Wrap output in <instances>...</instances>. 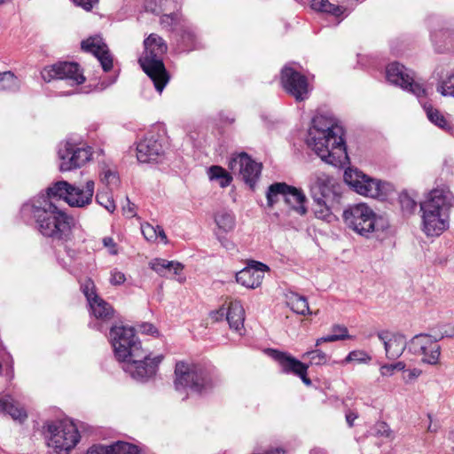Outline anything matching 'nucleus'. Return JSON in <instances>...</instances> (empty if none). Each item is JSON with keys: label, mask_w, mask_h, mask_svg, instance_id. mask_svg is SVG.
<instances>
[{"label": "nucleus", "mask_w": 454, "mask_h": 454, "mask_svg": "<svg viewBox=\"0 0 454 454\" xmlns=\"http://www.w3.org/2000/svg\"><path fill=\"white\" fill-rule=\"evenodd\" d=\"M149 267L159 276L171 278L180 276L184 269V264L176 261H168L163 258H154L149 262Z\"/></svg>", "instance_id": "obj_24"}, {"label": "nucleus", "mask_w": 454, "mask_h": 454, "mask_svg": "<svg viewBox=\"0 0 454 454\" xmlns=\"http://www.w3.org/2000/svg\"><path fill=\"white\" fill-rule=\"evenodd\" d=\"M207 173L209 178L211 180H218L220 186L223 188L229 186L232 181L231 175L221 166H211L208 168Z\"/></svg>", "instance_id": "obj_35"}, {"label": "nucleus", "mask_w": 454, "mask_h": 454, "mask_svg": "<svg viewBox=\"0 0 454 454\" xmlns=\"http://www.w3.org/2000/svg\"><path fill=\"white\" fill-rule=\"evenodd\" d=\"M175 387L176 390L190 389L202 394L213 388L218 377L213 366L200 364H187L179 361L175 367Z\"/></svg>", "instance_id": "obj_5"}, {"label": "nucleus", "mask_w": 454, "mask_h": 454, "mask_svg": "<svg viewBox=\"0 0 454 454\" xmlns=\"http://www.w3.org/2000/svg\"><path fill=\"white\" fill-rule=\"evenodd\" d=\"M343 136L342 127L333 118L316 115L308 131L307 145L323 161L341 167L348 160Z\"/></svg>", "instance_id": "obj_2"}, {"label": "nucleus", "mask_w": 454, "mask_h": 454, "mask_svg": "<svg viewBox=\"0 0 454 454\" xmlns=\"http://www.w3.org/2000/svg\"><path fill=\"white\" fill-rule=\"evenodd\" d=\"M356 418H357V416L354 412H349V413L346 414V421H347L348 425L349 426V427H353L354 420Z\"/></svg>", "instance_id": "obj_57"}, {"label": "nucleus", "mask_w": 454, "mask_h": 454, "mask_svg": "<svg viewBox=\"0 0 454 454\" xmlns=\"http://www.w3.org/2000/svg\"><path fill=\"white\" fill-rule=\"evenodd\" d=\"M273 358L278 363L281 372L286 374H294L299 377L306 386L312 384L308 377L309 364L301 362L293 356L278 350L271 349Z\"/></svg>", "instance_id": "obj_20"}, {"label": "nucleus", "mask_w": 454, "mask_h": 454, "mask_svg": "<svg viewBox=\"0 0 454 454\" xmlns=\"http://www.w3.org/2000/svg\"><path fill=\"white\" fill-rule=\"evenodd\" d=\"M181 41L184 44L183 50L190 51L195 47L196 35L190 28H185L182 31Z\"/></svg>", "instance_id": "obj_42"}, {"label": "nucleus", "mask_w": 454, "mask_h": 454, "mask_svg": "<svg viewBox=\"0 0 454 454\" xmlns=\"http://www.w3.org/2000/svg\"><path fill=\"white\" fill-rule=\"evenodd\" d=\"M386 76L389 82L413 93L419 98L426 97L425 88L414 81L412 71L398 62H393L387 67Z\"/></svg>", "instance_id": "obj_13"}, {"label": "nucleus", "mask_w": 454, "mask_h": 454, "mask_svg": "<svg viewBox=\"0 0 454 454\" xmlns=\"http://www.w3.org/2000/svg\"><path fill=\"white\" fill-rule=\"evenodd\" d=\"M91 314L102 321L110 320L114 317V310L110 303L97 297L89 303Z\"/></svg>", "instance_id": "obj_27"}, {"label": "nucleus", "mask_w": 454, "mask_h": 454, "mask_svg": "<svg viewBox=\"0 0 454 454\" xmlns=\"http://www.w3.org/2000/svg\"><path fill=\"white\" fill-rule=\"evenodd\" d=\"M428 430L429 431H433L432 427H431V425L428 427Z\"/></svg>", "instance_id": "obj_64"}, {"label": "nucleus", "mask_w": 454, "mask_h": 454, "mask_svg": "<svg viewBox=\"0 0 454 454\" xmlns=\"http://www.w3.org/2000/svg\"><path fill=\"white\" fill-rule=\"evenodd\" d=\"M231 171L238 170L242 180L254 190L261 176L262 164L257 163L247 153L231 158L228 164Z\"/></svg>", "instance_id": "obj_19"}, {"label": "nucleus", "mask_w": 454, "mask_h": 454, "mask_svg": "<svg viewBox=\"0 0 454 454\" xmlns=\"http://www.w3.org/2000/svg\"><path fill=\"white\" fill-rule=\"evenodd\" d=\"M76 5L82 7L86 11H90L98 0H73Z\"/></svg>", "instance_id": "obj_54"}, {"label": "nucleus", "mask_w": 454, "mask_h": 454, "mask_svg": "<svg viewBox=\"0 0 454 454\" xmlns=\"http://www.w3.org/2000/svg\"><path fill=\"white\" fill-rule=\"evenodd\" d=\"M301 358L309 359V365H323L327 364L329 359L328 356L319 348H315L305 352L301 356Z\"/></svg>", "instance_id": "obj_38"}, {"label": "nucleus", "mask_w": 454, "mask_h": 454, "mask_svg": "<svg viewBox=\"0 0 454 454\" xmlns=\"http://www.w3.org/2000/svg\"><path fill=\"white\" fill-rule=\"evenodd\" d=\"M371 356L364 350H353L346 356L344 363L356 362V363H369Z\"/></svg>", "instance_id": "obj_44"}, {"label": "nucleus", "mask_w": 454, "mask_h": 454, "mask_svg": "<svg viewBox=\"0 0 454 454\" xmlns=\"http://www.w3.org/2000/svg\"><path fill=\"white\" fill-rule=\"evenodd\" d=\"M86 454H110L108 445L94 444Z\"/></svg>", "instance_id": "obj_51"}, {"label": "nucleus", "mask_w": 454, "mask_h": 454, "mask_svg": "<svg viewBox=\"0 0 454 454\" xmlns=\"http://www.w3.org/2000/svg\"><path fill=\"white\" fill-rule=\"evenodd\" d=\"M0 413L10 415L13 419L20 421L27 418L26 411L15 406L12 398L9 395H0Z\"/></svg>", "instance_id": "obj_28"}, {"label": "nucleus", "mask_w": 454, "mask_h": 454, "mask_svg": "<svg viewBox=\"0 0 454 454\" xmlns=\"http://www.w3.org/2000/svg\"><path fill=\"white\" fill-rule=\"evenodd\" d=\"M142 357L129 356L127 360H121L124 363L123 370L129 373L130 376L141 382L147 381L155 375L159 364L163 359V356L159 355L153 358L150 357V354L143 348Z\"/></svg>", "instance_id": "obj_11"}, {"label": "nucleus", "mask_w": 454, "mask_h": 454, "mask_svg": "<svg viewBox=\"0 0 454 454\" xmlns=\"http://www.w3.org/2000/svg\"><path fill=\"white\" fill-rule=\"evenodd\" d=\"M378 338L383 342L386 356L389 359L398 358L408 345L404 335L399 333L381 331L378 333Z\"/></svg>", "instance_id": "obj_23"}, {"label": "nucleus", "mask_w": 454, "mask_h": 454, "mask_svg": "<svg viewBox=\"0 0 454 454\" xmlns=\"http://www.w3.org/2000/svg\"><path fill=\"white\" fill-rule=\"evenodd\" d=\"M141 330L143 333L147 334H154L157 333V329L152 324L145 323L141 326Z\"/></svg>", "instance_id": "obj_55"}, {"label": "nucleus", "mask_w": 454, "mask_h": 454, "mask_svg": "<svg viewBox=\"0 0 454 454\" xmlns=\"http://www.w3.org/2000/svg\"><path fill=\"white\" fill-rule=\"evenodd\" d=\"M424 109L427 113L428 120L435 126L443 130H450L451 129L450 123L445 119L439 110L434 108L431 105H424Z\"/></svg>", "instance_id": "obj_34"}, {"label": "nucleus", "mask_w": 454, "mask_h": 454, "mask_svg": "<svg viewBox=\"0 0 454 454\" xmlns=\"http://www.w3.org/2000/svg\"><path fill=\"white\" fill-rule=\"evenodd\" d=\"M41 74L47 82L58 79L67 80L72 85H79L85 82L80 66L75 62L60 61L44 67Z\"/></svg>", "instance_id": "obj_16"}, {"label": "nucleus", "mask_w": 454, "mask_h": 454, "mask_svg": "<svg viewBox=\"0 0 454 454\" xmlns=\"http://www.w3.org/2000/svg\"><path fill=\"white\" fill-rule=\"evenodd\" d=\"M82 50L92 53L105 72L113 68V58L111 57L107 45L103 42L100 36H91L81 43Z\"/></svg>", "instance_id": "obj_22"}, {"label": "nucleus", "mask_w": 454, "mask_h": 454, "mask_svg": "<svg viewBox=\"0 0 454 454\" xmlns=\"http://www.w3.org/2000/svg\"><path fill=\"white\" fill-rule=\"evenodd\" d=\"M128 212L129 213V216H133L135 214H134V211H133V207H131L130 206L128 208Z\"/></svg>", "instance_id": "obj_60"}, {"label": "nucleus", "mask_w": 454, "mask_h": 454, "mask_svg": "<svg viewBox=\"0 0 454 454\" xmlns=\"http://www.w3.org/2000/svg\"><path fill=\"white\" fill-rule=\"evenodd\" d=\"M342 217L349 229L364 237L372 232L383 231L387 227V222L377 216L365 203L348 206L343 211Z\"/></svg>", "instance_id": "obj_7"}, {"label": "nucleus", "mask_w": 454, "mask_h": 454, "mask_svg": "<svg viewBox=\"0 0 454 454\" xmlns=\"http://www.w3.org/2000/svg\"><path fill=\"white\" fill-rule=\"evenodd\" d=\"M100 180L106 186L116 185L119 181V177L115 171L111 169H104L100 174Z\"/></svg>", "instance_id": "obj_47"}, {"label": "nucleus", "mask_w": 454, "mask_h": 454, "mask_svg": "<svg viewBox=\"0 0 454 454\" xmlns=\"http://www.w3.org/2000/svg\"><path fill=\"white\" fill-rule=\"evenodd\" d=\"M399 200L402 210L405 213H412L417 207L416 201L412 198H411L407 192L401 193Z\"/></svg>", "instance_id": "obj_45"}, {"label": "nucleus", "mask_w": 454, "mask_h": 454, "mask_svg": "<svg viewBox=\"0 0 454 454\" xmlns=\"http://www.w3.org/2000/svg\"><path fill=\"white\" fill-rule=\"evenodd\" d=\"M310 454H326V451L325 450H322V449H313L310 451Z\"/></svg>", "instance_id": "obj_59"}, {"label": "nucleus", "mask_w": 454, "mask_h": 454, "mask_svg": "<svg viewBox=\"0 0 454 454\" xmlns=\"http://www.w3.org/2000/svg\"><path fill=\"white\" fill-rule=\"evenodd\" d=\"M155 229L157 231H156L157 232V237H160V239L162 240H164L165 243H167L168 240H167V236H166V234L164 232V230L160 226H159V225H157L155 227Z\"/></svg>", "instance_id": "obj_58"}, {"label": "nucleus", "mask_w": 454, "mask_h": 454, "mask_svg": "<svg viewBox=\"0 0 454 454\" xmlns=\"http://www.w3.org/2000/svg\"><path fill=\"white\" fill-rule=\"evenodd\" d=\"M163 137L151 130L137 145V158L142 163L157 162L164 155Z\"/></svg>", "instance_id": "obj_17"}, {"label": "nucleus", "mask_w": 454, "mask_h": 454, "mask_svg": "<svg viewBox=\"0 0 454 454\" xmlns=\"http://www.w3.org/2000/svg\"><path fill=\"white\" fill-rule=\"evenodd\" d=\"M314 188L317 189L321 195L320 197H314L315 202H317L319 207H325L320 210H316L315 215L318 218H325L330 214L327 204L339 201L341 194V187L332 176L322 174L317 177Z\"/></svg>", "instance_id": "obj_12"}, {"label": "nucleus", "mask_w": 454, "mask_h": 454, "mask_svg": "<svg viewBox=\"0 0 454 454\" xmlns=\"http://www.w3.org/2000/svg\"><path fill=\"white\" fill-rule=\"evenodd\" d=\"M58 154L60 160L59 169L62 172L81 168L92 155L90 147H79L70 141L60 144Z\"/></svg>", "instance_id": "obj_14"}, {"label": "nucleus", "mask_w": 454, "mask_h": 454, "mask_svg": "<svg viewBox=\"0 0 454 454\" xmlns=\"http://www.w3.org/2000/svg\"><path fill=\"white\" fill-rule=\"evenodd\" d=\"M177 280L180 282V283H183L184 280H185V278H178Z\"/></svg>", "instance_id": "obj_62"}, {"label": "nucleus", "mask_w": 454, "mask_h": 454, "mask_svg": "<svg viewBox=\"0 0 454 454\" xmlns=\"http://www.w3.org/2000/svg\"><path fill=\"white\" fill-rule=\"evenodd\" d=\"M141 231L147 240H153L157 238V231L150 223L142 224Z\"/></svg>", "instance_id": "obj_50"}, {"label": "nucleus", "mask_w": 454, "mask_h": 454, "mask_svg": "<svg viewBox=\"0 0 454 454\" xmlns=\"http://www.w3.org/2000/svg\"><path fill=\"white\" fill-rule=\"evenodd\" d=\"M286 189H288V184L284 182H277L270 184L266 192L268 207H273L280 198L284 200Z\"/></svg>", "instance_id": "obj_32"}, {"label": "nucleus", "mask_w": 454, "mask_h": 454, "mask_svg": "<svg viewBox=\"0 0 454 454\" xmlns=\"http://www.w3.org/2000/svg\"><path fill=\"white\" fill-rule=\"evenodd\" d=\"M449 438L454 441V432L450 433Z\"/></svg>", "instance_id": "obj_61"}, {"label": "nucleus", "mask_w": 454, "mask_h": 454, "mask_svg": "<svg viewBox=\"0 0 454 454\" xmlns=\"http://www.w3.org/2000/svg\"><path fill=\"white\" fill-rule=\"evenodd\" d=\"M436 90L444 97L454 98V71L439 82Z\"/></svg>", "instance_id": "obj_39"}, {"label": "nucleus", "mask_w": 454, "mask_h": 454, "mask_svg": "<svg viewBox=\"0 0 454 454\" xmlns=\"http://www.w3.org/2000/svg\"><path fill=\"white\" fill-rule=\"evenodd\" d=\"M454 195L446 185L433 189L420 203L423 231L427 236H439L449 227V210Z\"/></svg>", "instance_id": "obj_3"}, {"label": "nucleus", "mask_w": 454, "mask_h": 454, "mask_svg": "<svg viewBox=\"0 0 454 454\" xmlns=\"http://www.w3.org/2000/svg\"><path fill=\"white\" fill-rule=\"evenodd\" d=\"M95 184L86 182L85 187L72 185L67 181H59L48 187L46 193L38 194L33 199L49 200L53 204L64 200L70 207H83L92 201Z\"/></svg>", "instance_id": "obj_6"}, {"label": "nucleus", "mask_w": 454, "mask_h": 454, "mask_svg": "<svg viewBox=\"0 0 454 454\" xmlns=\"http://www.w3.org/2000/svg\"><path fill=\"white\" fill-rule=\"evenodd\" d=\"M405 368V364L403 362H397L390 364H384L380 367V374L382 376H391L394 374L395 371H403Z\"/></svg>", "instance_id": "obj_48"}, {"label": "nucleus", "mask_w": 454, "mask_h": 454, "mask_svg": "<svg viewBox=\"0 0 454 454\" xmlns=\"http://www.w3.org/2000/svg\"><path fill=\"white\" fill-rule=\"evenodd\" d=\"M269 270L266 264L252 261L250 264L236 274V281L245 287L257 288L262 282L264 273Z\"/></svg>", "instance_id": "obj_21"}, {"label": "nucleus", "mask_w": 454, "mask_h": 454, "mask_svg": "<svg viewBox=\"0 0 454 454\" xmlns=\"http://www.w3.org/2000/svg\"><path fill=\"white\" fill-rule=\"evenodd\" d=\"M105 247L108 248V251L111 254H117V244L114 242V239L111 237H105L102 240Z\"/></svg>", "instance_id": "obj_52"}, {"label": "nucleus", "mask_w": 454, "mask_h": 454, "mask_svg": "<svg viewBox=\"0 0 454 454\" xmlns=\"http://www.w3.org/2000/svg\"><path fill=\"white\" fill-rule=\"evenodd\" d=\"M81 291L87 299L88 303L98 297L96 293V286L91 278H87L81 285Z\"/></svg>", "instance_id": "obj_43"}, {"label": "nucleus", "mask_w": 454, "mask_h": 454, "mask_svg": "<svg viewBox=\"0 0 454 454\" xmlns=\"http://www.w3.org/2000/svg\"><path fill=\"white\" fill-rule=\"evenodd\" d=\"M287 305L296 314L306 315L311 314L309 303L305 296L300 295L296 293H292L287 297Z\"/></svg>", "instance_id": "obj_31"}, {"label": "nucleus", "mask_w": 454, "mask_h": 454, "mask_svg": "<svg viewBox=\"0 0 454 454\" xmlns=\"http://www.w3.org/2000/svg\"><path fill=\"white\" fill-rule=\"evenodd\" d=\"M284 201L299 215H304L307 213V198L301 188L288 184V189L285 191Z\"/></svg>", "instance_id": "obj_25"}, {"label": "nucleus", "mask_w": 454, "mask_h": 454, "mask_svg": "<svg viewBox=\"0 0 454 454\" xmlns=\"http://www.w3.org/2000/svg\"><path fill=\"white\" fill-rule=\"evenodd\" d=\"M180 20V15L176 12L164 14L160 17V24L167 28L174 29Z\"/></svg>", "instance_id": "obj_46"}, {"label": "nucleus", "mask_w": 454, "mask_h": 454, "mask_svg": "<svg viewBox=\"0 0 454 454\" xmlns=\"http://www.w3.org/2000/svg\"><path fill=\"white\" fill-rule=\"evenodd\" d=\"M110 454H139V450L135 444L118 441L108 445Z\"/></svg>", "instance_id": "obj_37"}, {"label": "nucleus", "mask_w": 454, "mask_h": 454, "mask_svg": "<svg viewBox=\"0 0 454 454\" xmlns=\"http://www.w3.org/2000/svg\"><path fill=\"white\" fill-rule=\"evenodd\" d=\"M332 331L333 333V334L318 338L316 340V348L324 342H334L338 340L351 339V336L348 334V328L344 325H334L332 327Z\"/></svg>", "instance_id": "obj_33"}, {"label": "nucleus", "mask_w": 454, "mask_h": 454, "mask_svg": "<svg viewBox=\"0 0 454 454\" xmlns=\"http://www.w3.org/2000/svg\"><path fill=\"white\" fill-rule=\"evenodd\" d=\"M409 351L414 355L423 356L422 362L435 365L439 362L441 347L431 334L419 333L408 343Z\"/></svg>", "instance_id": "obj_18"}, {"label": "nucleus", "mask_w": 454, "mask_h": 454, "mask_svg": "<svg viewBox=\"0 0 454 454\" xmlns=\"http://www.w3.org/2000/svg\"><path fill=\"white\" fill-rule=\"evenodd\" d=\"M49 445L56 450L69 451L80 441L77 427L70 419H62L47 425Z\"/></svg>", "instance_id": "obj_10"}, {"label": "nucleus", "mask_w": 454, "mask_h": 454, "mask_svg": "<svg viewBox=\"0 0 454 454\" xmlns=\"http://www.w3.org/2000/svg\"><path fill=\"white\" fill-rule=\"evenodd\" d=\"M280 79L285 91L296 101H303L309 98L308 78L293 67L286 65L281 70Z\"/></svg>", "instance_id": "obj_15"}, {"label": "nucleus", "mask_w": 454, "mask_h": 454, "mask_svg": "<svg viewBox=\"0 0 454 454\" xmlns=\"http://www.w3.org/2000/svg\"><path fill=\"white\" fill-rule=\"evenodd\" d=\"M454 32L449 29L440 30L439 32H434L431 34L432 42L436 45L437 51L442 52L449 43H451V37Z\"/></svg>", "instance_id": "obj_36"}, {"label": "nucleus", "mask_w": 454, "mask_h": 454, "mask_svg": "<svg viewBox=\"0 0 454 454\" xmlns=\"http://www.w3.org/2000/svg\"><path fill=\"white\" fill-rule=\"evenodd\" d=\"M226 314H227V309H225L224 307H221L217 310L211 311L210 317L212 320L218 322V321H222L223 318H226Z\"/></svg>", "instance_id": "obj_53"}, {"label": "nucleus", "mask_w": 454, "mask_h": 454, "mask_svg": "<svg viewBox=\"0 0 454 454\" xmlns=\"http://www.w3.org/2000/svg\"><path fill=\"white\" fill-rule=\"evenodd\" d=\"M226 320L230 328L239 332L243 329L245 310L239 301H231L227 308Z\"/></svg>", "instance_id": "obj_26"}, {"label": "nucleus", "mask_w": 454, "mask_h": 454, "mask_svg": "<svg viewBox=\"0 0 454 454\" xmlns=\"http://www.w3.org/2000/svg\"><path fill=\"white\" fill-rule=\"evenodd\" d=\"M24 221L34 220L35 229L44 237L61 242L74 238L75 220L49 200L31 199L20 208Z\"/></svg>", "instance_id": "obj_1"}, {"label": "nucleus", "mask_w": 454, "mask_h": 454, "mask_svg": "<svg viewBox=\"0 0 454 454\" xmlns=\"http://www.w3.org/2000/svg\"><path fill=\"white\" fill-rule=\"evenodd\" d=\"M96 201L110 213L115 210V203L109 191L98 192L96 194Z\"/></svg>", "instance_id": "obj_40"}, {"label": "nucleus", "mask_w": 454, "mask_h": 454, "mask_svg": "<svg viewBox=\"0 0 454 454\" xmlns=\"http://www.w3.org/2000/svg\"><path fill=\"white\" fill-rule=\"evenodd\" d=\"M434 334H431L433 339L438 342L443 338L454 337V326L450 325H442L433 329Z\"/></svg>", "instance_id": "obj_41"}, {"label": "nucleus", "mask_w": 454, "mask_h": 454, "mask_svg": "<svg viewBox=\"0 0 454 454\" xmlns=\"http://www.w3.org/2000/svg\"><path fill=\"white\" fill-rule=\"evenodd\" d=\"M20 80L11 71L0 72V91L17 92Z\"/></svg>", "instance_id": "obj_30"}, {"label": "nucleus", "mask_w": 454, "mask_h": 454, "mask_svg": "<svg viewBox=\"0 0 454 454\" xmlns=\"http://www.w3.org/2000/svg\"><path fill=\"white\" fill-rule=\"evenodd\" d=\"M7 0H0V4L5 3Z\"/></svg>", "instance_id": "obj_63"}, {"label": "nucleus", "mask_w": 454, "mask_h": 454, "mask_svg": "<svg viewBox=\"0 0 454 454\" xmlns=\"http://www.w3.org/2000/svg\"><path fill=\"white\" fill-rule=\"evenodd\" d=\"M109 340L114 356L119 360H127L129 356L142 357L143 348L137 340L133 327L113 325L109 333Z\"/></svg>", "instance_id": "obj_8"}, {"label": "nucleus", "mask_w": 454, "mask_h": 454, "mask_svg": "<svg viewBox=\"0 0 454 454\" xmlns=\"http://www.w3.org/2000/svg\"><path fill=\"white\" fill-rule=\"evenodd\" d=\"M215 222L220 231L227 233L235 228V215L231 211L220 210L215 215Z\"/></svg>", "instance_id": "obj_29"}, {"label": "nucleus", "mask_w": 454, "mask_h": 454, "mask_svg": "<svg viewBox=\"0 0 454 454\" xmlns=\"http://www.w3.org/2000/svg\"><path fill=\"white\" fill-rule=\"evenodd\" d=\"M344 180L360 195L371 198H380L387 195V183L371 177L356 168L346 169Z\"/></svg>", "instance_id": "obj_9"}, {"label": "nucleus", "mask_w": 454, "mask_h": 454, "mask_svg": "<svg viewBox=\"0 0 454 454\" xmlns=\"http://www.w3.org/2000/svg\"><path fill=\"white\" fill-rule=\"evenodd\" d=\"M145 52L139 59L144 72L153 82L155 90L161 93L169 81V74L165 68L162 56L167 51L164 40L156 34H151L144 41Z\"/></svg>", "instance_id": "obj_4"}, {"label": "nucleus", "mask_w": 454, "mask_h": 454, "mask_svg": "<svg viewBox=\"0 0 454 454\" xmlns=\"http://www.w3.org/2000/svg\"><path fill=\"white\" fill-rule=\"evenodd\" d=\"M110 275H111L110 276V283L113 286L122 285L126 280V277H125L124 273L118 270L117 269H114L113 270H111Z\"/></svg>", "instance_id": "obj_49"}, {"label": "nucleus", "mask_w": 454, "mask_h": 454, "mask_svg": "<svg viewBox=\"0 0 454 454\" xmlns=\"http://www.w3.org/2000/svg\"><path fill=\"white\" fill-rule=\"evenodd\" d=\"M421 373H422V371L420 369H418V368H414V369L409 370L408 371V375L406 376L407 380H415L418 377H419Z\"/></svg>", "instance_id": "obj_56"}]
</instances>
